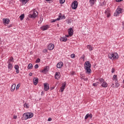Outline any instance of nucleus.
<instances>
[{
	"instance_id": "nucleus-8",
	"label": "nucleus",
	"mask_w": 124,
	"mask_h": 124,
	"mask_svg": "<svg viewBox=\"0 0 124 124\" xmlns=\"http://www.w3.org/2000/svg\"><path fill=\"white\" fill-rule=\"evenodd\" d=\"M48 71L49 67L46 66L44 68V69L41 70V72H42V73H44V74H46Z\"/></svg>"
},
{
	"instance_id": "nucleus-15",
	"label": "nucleus",
	"mask_w": 124,
	"mask_h": 124,
	"mask_svg": "<svg viewBox=\"0 0 124 124\" xmlns=\"http://www.w3.org/2000/svg\"><path fill=\"white\" fill-rule=\"evenodd\" d=\"M55 48V45L53 44H51L48 46V50H53Z\"/></svg>"
},
{
	"instance_id": "nucleus-21",
	"label": "nucleus",
	"mask_w": 124,
	"mask_h": 124,
	"mask_svg": "<svg viewBox=\"0 0 124 124\" xmlns=\"http://www.w3.org/2000/svg\"><path fill=\"white\" fill-rule=\"evenodd\" d=\"M67 40V38H66V37H62L60 38L61 41L65 42H66Z\"/></svg>"
},
{
	"instance_id": "nucleus-49",
	"label": "nucleus",
	"mask_w": 124,
	"mask_h": 124,
	"mask_svg": "<svg viewBox=\"0 0 124 124\" xmlns=\"http://www.w3.org/2000/svg\"><path fill=\"white\" fill-rule=\"evenodd\" d=\"M62 19H65V16H63L62 17Z\"/></svg>"
},
{
	"instance_id": "nucleus-1",
	"label": "nucleus",
	"mask_w": 124,
	"mask_h": 124,
	"mask_svg": "<svg viewBox=\"0 0 124 124\" xmlns=\"http://www.w3.org/2000/svg\"><path fill=\"white\" fill-rule=\"evenodd\" d=\"M91 67H92L91 63H90L89 62H85L84 64V68L85 69V72H86L87 74H91V73H92V70L91 69Z\"/></svg>"
},
{
	"instance_id": "nucleus-53",
	"label": "nucleus",
	"mask_w": 124,
	"mask_h": 124,
	"mask_svg": "<svg viewBox=\"0 0 124 124\" xmlns=\"http://www.w3.org/2000/svg\"><path fill=\"white\" fill-rule=\"evenodd\" d=\"M66 37H69V35H66Z\"/></svg>"
},
{
	"instance_id": "nucleus-33",
	"label": "nucleus",
	"mask_w": 124,
	"mask_h": 124,
	"mask_svg": "<svg viewBox=\"0 0 124 124\" xmlns=\"http://www.w3.org/2000/svg\"><path fill=\"white\" fill-rule=\"evenodd\" d=\"M64 2H65V0H60V3L61 4H63V3H64Z\"/></svg>"
},
{
	"instance_id": "nucleus-58",
	"label": "nucleus",
	"mask_w": 124,
	"mask_h": 124,
	"mask_svg": "<svg viewBox=\"0 0 124 124\" xmlns=\"http://www.w3.org/2000/svg\"><path fill=\"white\" fill-rule=\"evenodd\" d=\"M42 93H43V92H42Z\"/></svg>"
},
{
	"instance_id": "nucleus-23",
	"label": "nucleus",
	"mask_w": 124,
	"mask_h": 124,
	"mask_svg": "<svg viewBox=\"0 0 124 124\" xmlns=\"http://www.w3.org/2000/svg\"><path fill=\"white\" fill-rule=\"evenodd\" d=\"M87 49H89V51H93V47L90 45L87 46Z\"/></svg>"
},
{
	"instance_id": "nucleus-30",
	"label": "nucleus",
	"mask_w": 124,
	"mask_h": 124,
	"mask_svg": "<svg viewBox=\"0 0 124 124\" xmlns=\"http://www.w3.org/2000/svg\"><path fill=\"white\" fill-rule=\"evenodd\" d=\"M24 107L25 108H30V105H29V104H27V103H25L24 105Z\"/></svg>"
},
{
	"instance_id": "nucleus-35",
	"label": "nucleus",
	"mask_w": 124,
	"mask_h": 124,
	"mask_svg": "<svg viewBox=\"0 0 124 124\" xmlns=\"http://www.w3.org/2000/svg\"><path fill=\"white\" fill-rule=\"evenodd\" d=\"M20 86H21V84L20 83H18L16 87V90H18L20 88Z\"/></svg>"
},
{
	"instance_id": "nucleus-40",
	"label": "nucleus",
	"mask_w": 124,
	"mask_h": 124,
	"mask_svg": "<svg viewBox=\"0 0 124 124\" xmlns=\"http://www.w3.org/2000/svg\"><path fill=\"white\" fill-rule=\"evenodd\" d=\"M36 63L40 62V59H37L36 61Z\"/></svg>"
},
{
	"instance_id": "nucleus-45",
	"label": "nucleus",
	"mask_w": 124,
	"mask_h": 124,
	"mask_svg": "<svg viewBox=\"0 0 124 124\" xmlns=\"http://www.w3.org/2000/svg\"><path fill=\"white\" fill-rule=\"evenodd\" d=\"M111 72H112V73H114V72H115V69L112 68V70H111Z\"/></svg>"
},
{
	"instance_id": "nucleus-2",
	"label": "nucleus",
	"mask_w": 124,
	"mask_h": 124,
	"mask_svg": "<svg viewBox=\"0 0 124 124\" xmlns=\"http://www.w3.org/2000/svg\"><path fill=\"white\" fill-rule=\"evenodd\" d=\"M108 58L110 60H118L119 59V55L117 53H109L108 54Z\"/></svg>"
},
{
	"instance_id": "nucleus-46",
	"label": "nucleus",
	"mask_w": 124,
	"mask_h": 124,
	"mask_svg": "<svg viewBox=\"0 0 124 124\" xmlns=\"http://www.w3.org/2000/svg\"><path fill=\"white\" fill-rule=\"evenodd\" d=\"M47 50L46 49H44V50H43V52L44 53H46V52H47Z\"/></svg>"
},
{
	"instance_id": "nucleus-41",
	"label": "nucleus",
	"mask_w": 124,
	"mask_h": 124,
	"mask_svg": "<svg viewBox=\"0 0 124 124\" xmlns=\"http://www.w3.org/2000/svg\"><path fill=\"white\" fill-rule=\"evenodd\" d=\"M13 118H14V120H16L17 116V115H14Z\"/></svg>"
},
{
	"instance_id": "nucleus-34",
	"label": "nucleus",
	"mask_w": 124,
	"mask_h": 124,
	"mask_svg": "<svg viewBox=\"0 0 124 124\" xmlns=\"http://www.w3.org/2000/svg\"><path fill=\"white\" fill-rule=\"evenodd\" d=\"M99 83V82H96L95 83H93V87H97L98 86Z\"/></svg>"
},
{
	"instance_id": "nucleus-44",
	"label": "nucleus",
	"mask_w": 124,
	"mask_h": 124,
	"mask_svg": "<svg viewBox=\"0 0 124 124\" xmlns=\"http://www.w3.org/2000/svg\"><path fill=\"white\" fill-rule=\"evenodd\" d=\"M123 1V0H116L117 2H121V1Z\"/></svg>"
},
{
	"instance_id": "nucleus-22",
	"label": "nucleus",
	"mask_w": 124,
	"mask_h": 124,
	"mask_svg": "<svg viewBox=\"0 0 124 124\" xmlns=\"http://www.w3.org/2000/svg\"><path fill=\"white\" fill-rule=\"evenodd\" d=\"M16 87V84H13L11 88V92H14V91H15Z\"/></svg>"
},
{
	"instance_id": "nucleus-31",
	"label": "nucleus",
	"mask_w": 124,
	"mask_h": 124,
	"mask_svg": "<svg viewBox=\"0 0 124 124\" xmlns=\"http://www.w3.org/2000/svg\"><path fill=\"white\" fill-rule=\"evenodd\" d=\"M62 14H60V15L59 16V17L57 18V20H58V21H60V20H62Z\"/></svg>"
},
{
	"instance_id": "nucleus-51",
	"label": "nucleus",
	"mask_w": 124,
	"mask_h": 124,
	"mask_svg": "<svg viewBox=\"0 0 124 124\" xmlns=\"http://www.w3.org/2000/svg\"><path fill=\"white\" fill-rule=\"evenodd\" d=\"M29 76H32V73H30L29 74Z\"/></svg>"
},
{
	"instance_id": "nucleus-37",
	"label": "nucleus",
	"mask_w": 124,
	"mask_h": 124,
	"mask_svg": "<svg viewBox=\"0 0 124 124\" xmlns=\"http://www.w3.org/2000/svg\"><path fill=\"white\" fill-rule=\"evenodd\" d=\"M71 58H72V59H74V58H75V55L74 54H71Z\"/></svg>"
},
{
	"instance_id": "nucleus-38",
	"label": "nucleus",
	"mask_w": 124,
	"mask_h": 124,
	"mask_svg": "<svg viewBox=\"0 0 124 124\" xmlns=\"http://www.w3.org/2000/svg\"><path fill=\"white\" fill-rule=\"evenodd\" d=\"M82 80H84V81H88V78H82Z\"/></svg>"
},
{
	"instance_id": "nucleus-11",
	"label": "nucleus",
	"mask_w": 124,
	"mask_h": 124,
	"mask_svg": "<svg viewBox=\"0 0 124 124\" xmlns=\"http://www.w3.org/2000/svg\"><path fill=\"white\" fill-rule=\"evenodd\" d=\"M49 28H50V26L48 25H46L42 26V27H41L40 29L41 30H42V31H47V30H48Z\"/></svg>"
},
{
	"instance_id": "nucleus-3",
	"label": "nucleus",
	"mask_w": 124,
	"mask_h": 124,
	"mask_svg": "<svg viewBox=\"0 0 124 124\" xmlns=\"http://www.w3.org/2000/svg\"><path fill=\"white\" fill-rule=\"evenodd\" d=\"M33 117V113L31 112H26L23 114V118L25 120H28V119H31Z\"/></svg>"
},
{
	"instance_id": "nucleus-29",
	"label": "nucleus",
	"mask_w": 124,
	"mask_h": 124,
	"mask_svg": "<svg viewBox=\"0 0 124 124\" xmlns=\"http://www.w3.org/2000/svg\"><path fill=\"white\" fill-rule=\"evenodd\" d=\"M89 117H91V118H92V115L91 114L90 115V114H89V113L87 114L85 117V120H87V119H88V118H89Z\"/></svg>"
},
{
	"instance_id": "nucleus-16",
	"label": "nucleus",
	"mask_w": 124,
	"mask_h": 124,
	"mask_svg": "<svg viewBox=\"0 0 124 124\" xmlns=\"http://www.w3.org/2000/svg\"><path fill=\"white\" fill-rule=\"evenodd\" d=\"M44 90L46 91H47L49 90V84H47V83H44Z\"/></svg>"
},
{
	"instance_id": "nucleus-10",
	"label": "nucleus",
	"mask_w": 124,
	"mask_h": 124,
	"mask_svg": "<svg viewBox=\"0 0 124 124\" xmlns=\"http://www.w3.org/2000/svg\"><path fill=\"white\" fill-rule=\"evenodd\" d=\"M2 21L5 26L8 25V23L10 22V20L9 18H3L2 19Z\"/></svg>"
},
{
	"instance_id": "nucleus-13",
	"label": "nucleus",
	"mask_w": 124,
	"mask_h": 124,
	"mask_svg": "<svg viewBox=\"0 0 124 124\" xmlns=\"http://www.w3.org/2000/svg\"><path fill=\"white\" fill-rule=\"evenodd\" d=\"M55 78L57 80H59L61 78V73L60 72H56L55 75Z\"/></svg>"
},
{
	"instance_id": "nucleus-14",
	"label": "nucleus",
	"mask_w": 124,
	"mask_h": 124,
	"mask_svg": "<svg viewBox=\"0 0 124 124\" xmlns=\"http://www.w3.org/2000/svg\"><path fill=\"white\" fill-rule=\"evenodd\" d=\"M68 31L69 36H72V35H73V30L72 29V28H70L68 30Z\"/></svg>"
},
{
	"instance_id": "nucleus-42",
	"label": "nucleus",
	"mask_w": 124,
	"mask_h": 124,
	"mask_svg": "<svg viewBox=\"0 0 124 124\" xmlns=\"http://www.w3.org/2000/svg\"><path fill=\"white\" fill-rule=\"evenodd\" d=\"M38 67H39L38 64L35 65V66H34L35 68L37 69V68H38Z\"/></svg>"
},
{
	"instance_id": "nucleus-12",
	"label": "nucleus",
	"mask_w": 124,
	"mask_h": 124,
	"mask_svg": "<svg viewBox=\"0 0 124 124\" xmlns=\"http://www.w3.org/2000/svg\"><path fill=\"white\" fill-rule=\"evenodd\" d=\"M8 68L9 70H12V68H13V63L11 62H8Z\"/></svg>"
},
{
	"instance_id": "nucleus-32",
	"label": "nucleus",
	"mask_w": 124,
	"mask_h": 124,
	"mask_svg": "<svg viewBox=\"0 0 124 124\" xmlns=\"http://www.w3.org/2000/svg\"><path fill=\"white\" fill-rule=\"evenodd\" d=\"M113 81H115V80L117 81V75H113Z\"/></svg>"
},
{
	"instance_id": "nucleus-36",
	"label": "nucleus",
	"mask_w": 124,
	"mask_h": 124,
	"mask_svg": "<svg viewBox=\"0 0 124 124\" xmlns=\"http://www.w3.org/2000/svg\"><path fill=\"white\" fill-rule=\"evenodd\" d=\"M115 86H116V88H119V87H120V83H115Z\"/></svg>"
},
{
	"instance_id": "nucleus-54",
	"label": "nucleus",
	"mask_w": 124,
	"mask_h": 124,
	"mask_svg": "<svg viewBox=\"0 0 124 124\" xmlns=\"http://www.w3.org/2000/svg\"><path fill=\"white\" fill-rule=\"evenodd\" d=\"M53 89H54V87H52V88H51V90H53Z\"/></svg>"
},
{
	"instance_id": "nucleus-24",
	"label": "nucleus",
	"mask_w": 124,
	"mask_h": 124,
	"mask_svg": "<svg viewBox=\"0 0 124 124\" xmlns=\"http://www.w3.org/2000/svg\"><path fill=\"white\" fill-rule=\"evenodd\" d=\"M21 2L23 3V4H26L29 0H19Z\"/></svg>"
},
{
	"instance_id": "nucleus-26",
	"label": "nucleus",
	"mask_w": 124,
	"mask_h": 124,
	"mask_svg": "<svg viewBox=\"0 0 124 124\" xmlns=\"http://www.w3.org/2000/svg\"><path fill=\"white\" fill-rule=\"evenodd\" d=\"M95 1H96V0H90V2L91 5H93Z\"/></svg>"
},
{
	"instance_id": "nucleus-57",
	"label": "nucleus",
	"mask_w": 124,
	"mask_h": 124,
	"mask_svg": "<svg viewBox=\"0 0 124 124\" xmlns=\"http://www.w3.org/2000/svg\"><path fill=\"white\" fill-rule=\"evenodd\" d=\"M42 93H43V92H42Z\"/></svg>"
},
{
	"instance_id": "nucleus-48",
	"label": "nucleus",
	"mask_w": 124,
	"mask_h": 124,
	"mask_svg": "<svg viewBox=\"0 0 124 124\" xmlns=\"http://www.w3.org/2000/svg\"><path fill=\"white\" fill-rule=\"evenodd\" d=\"M46 1H49L50 3L52 2V0H46Z\"/></svg>"
},
{
	"instance_id": "nucleus-25",
	"label": "nucleus",
	"mask_w": 124,
	"mask_h": 124,
	"mask_svg": "<svg viewBox=\"0 0 124 124\" xmlns=\"http://www.w3.org/2000/svg\"><path fill=\"white\" fill-rule=\"evenodd\" d=\"M32 67H33L32 64L29 63L28 66V69H32Z\"/></svg>"
},
{
	"instance_id": "nucleus-5",
	"label": "nucleus",
	"mask_w": 124,
	"mask_h": 124,
	"mask_svg": "<svg viewBox=\"0 0 124 124\" xmlns=\"http://www.w3.org/2000/svg\"><path fill=\"white\" fill-rule=\"evenodd\" d=\"M33 14L29 15V18H34L38 15V13L35 10H33L31 12Z\"/></svg>"
},
{
	"instance_id": "nucleus-4",
	"label": "nucleus",
	"mask_w": 124,
	"mask_h": 124,
	"mask_svg": "<svg viewBox=\"0 0 124 124\" xmlns=\"http://www.w3.org/2000/svg\"><path fill=\"white\" fill-rule=\"evenodd\" d=\"M99 81L100 82L101 87H102L103 88H107V87H108V83L105 81L104 79L99 78Z\"/></svg>"
},
{
	"instance_id": "nucleus-19",
	"label": "nucleus",
	"mask_w": 124,
	"mask_h": 124,
	"mask_svg": "<svg viewBox=\"0 0 124 124\" xmlns=\"http://www.w3.org/2000/svg\"><path fill=\"white\" fill-rule=\"evenodd\" d=\"M33 82L34 85H35V86H36V85H37V84L38 83V78H33Z\"/></svg>"
},
{
	"instance_id": "nucleus-7",
	"label": "nucleus",
	"mask_w": 124,
	"mask_h": 124,
	"mask_svg": "<svg viewBox=\"0 0 124 124\" xmlns=\"http://www.w3.org/2000/svg\"><path fill=\"white\" fill-rule=\"evenodd\" d=\"M71 6L72 9H76L78 7V2L77 1H74L72 4Z\"/></svg>"
},
{
	"instance_id": "nucleus-50",
	"label": "nucleus",
	"mask_w": 124,
	"mask_h": 124,
	"mask_svg": "<svg viewBox=\"0 0 124 124\" xmlns=\"http://www.w3.org/2000/svg\"><path fill=\"white\" fill-rule=\"evenodd\" d=\"M11 27H12V25L11 24L7 26L8 28H11Z\"/></svg>"
},
{
	"instance_id": "nucleus-43",
	"label": "nucleus",
	"mask_w": 124,
	"mask_h": 124,
	"mask_svg": "<svg viewBox=\"0 0 124 124\" xmlns=\"http://www.w3.org/2000/svg\"><path fill=\"white\" fill-rule=\"evenodd\" d=\"M85 77L83 75H81L80 76V78L82 80H83V78H84Z\"/></svg>"
},
{
	"instance_id": "nucleus-52",
	"label": "nucleus",
	"mask_w": 124,
	"mask_h": 124,
	"mask_svg": "<svg viewBox=\"0 0 124 124\" xmlns=\"http://www.w3.org/2000/svg\"><path fill=\"white\" fill-rule=\"evenodd\" d=\"M83 60H85V56L83 55V57H81Z\"/></svg>"
},
{
	"instance_id": "nucleus-18",
	"label": "nucleus",
	"mask_w": 124,
	"mask_h": 124,
	"mask_svg": "<svg viewBox=\"0 0 124 124\" xmlns=\"http://www.w3.org/2000/svg\"><path fill=\"white\" fill-rule=\"evenodd\" d=\"M14 68L16 69V73L18 74L19 72V65H15L14 66Z\"/></svg>"
},
{
	"instance_id": "nucleus-47",
	"label": "nucleus",
	"mask_w": 124,
	"mask_h": 124,
	"mask_svg": "<svg viewBox=\"0 0 124 124\" xmlns=\"http://www.w3.org/2000/svg\"><path fill=\"white\" fill-rule=\"evenodd\" d=\"M51 121H52V118H49L48 119V122H51Z\"/></svg>"
},
{
	"instance_id": "nucleus-27",
	"label": "nucleus",
	"mask_w": 124,
	"mask_h": 124,
	"mask_svg": "<svg viewBox=\"0 0 124 124\" xmlns=\"http://www.w3.org/2000/svg\"><path fill=\"white\" fill-rule=\"evenodd\" d=\"M19 18L21 20V21H22V20L24 19V18H25V14H23L20 16Z\"/></svg>"
},
{
	"instance_id": "nucleus-28",
	"label": "nucleus",
	"mask_w": 124,
	"mask_h": 124,
	"mask_svg": "<svg viewBox=\"0 0 124 124\" xmlns=\"http://www.w3.org/2000/svg\"><path fill=\"white\" fill-rule=\"evenodd\" d=\"M14 62V58L13 57H11L9 60L8 61V62Z\"/></svg>"
},
{
	"instance_id": "nucleus-39",
	"label": "nucleus",
	"mask_w": 124,
	"mask_h": 124,
	"mask_svg": "<svg viewBox=\"0 0 124 124\" xmlns=\"http://www.w3.org/2000/svg\"><path fill=\"white\" fill-rule=\"evenodd\" d=\"M56 21H58V20L57 19H53L52 21H51L52 23H55Z\"/></svg>"
},
{
	"instance_id": "nucleus-6",
	"label": "nucleus",
	"mask_w": 124,
	"mask_h": 124,
	"mask_svg": "<svg viewBox=\"0 0 124 124\" xmlns=\"http://www.w3.org/2000/svg\"><path fill=\"white\" fill-rule=\"evenodd\" d=\"M122 12H123V9L120 7H118L117 8L116 11L115 12L114 14V16H119V15H120V14H121Z\"/></svg>"
},
{
	"instance_id": "nucleus-56",
	"label": "nucleus",
	"mask_w": 124,
	"mask_h": 124,
	"mask_svg": "<svg viewBox=\"0 0 124 124\" xmlns=\"http://www.w3.org/2000/svg\"><path fill=\"white\" fill-rule=\"evenodd\" d=\"M123 26H124V24H123Z\"/></svg>"
},
{
	"instance_id": "nucleus-20",
	"label": "nucleus",
	"mask_w": 124,
	"mask_h": 124,
	"mask_svg": "<svg viewBox=\"0 0 124 124\" xmlns=\"http://www.w3.org/2000/svg\"><path fill=\"white\" fill-rule=\"evenodd\" d=\"M64 89H65V84H63L60 89L61 93H62L64 91Z\"/></svg>"
},
{
	"instance_id": "nucleus-9",
	"label": "nucleus",
	"mask_w": 124,
	"mask_h": 124,
	"mask_svg": "<svg viewBox=\"0 0 124 124\" xmlns=\"http://www.w3.org/2000/svg\"><path fill=\"white\" fill-rule=\"evenodd\" d=\"M106 15H107V16L108 18H109L110 16H111V13L110 12V9L108 8L106 10L105 12Z\"/></svg>"
},
{
	"instance_id": "nucleus-17",
	"label": "nucleus",
	"mask_w": 124,
	"mask_h": 124,
	"mask_svg": "<svg viewBox=\"0 0 124 124\" xmlns=\"http://www.w3.org/2000/svg\"><path fill=\"white\" fill-rule=\"evenodd\" d=\"M62 65H63V63L60 62L57 64V67L58 68H62Z\"/></svg>"
},
{
	"instance_id": "nucleus-55",
	"label": "nucleus",
	"mask_w": 124,
	"mask_h": 124,
	"mask_svg": "<svg viewBox=\"0 0 124 124\" xmlns=\"http://www.w3.org/2000/svg\"><path fill=\"white\" fill-rule=\"evenodd\" d=\"M74 73H75V72H73L72 74L73 75V74H74Z\"/></svg>"
}]
</instances>
